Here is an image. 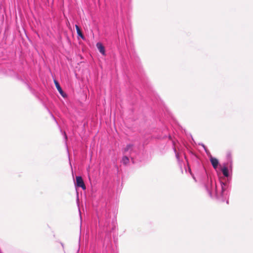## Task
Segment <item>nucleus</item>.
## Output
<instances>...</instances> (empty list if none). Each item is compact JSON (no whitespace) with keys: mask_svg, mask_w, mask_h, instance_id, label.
<instances>
[{"mask_svg":"<svg viewBox=\"0 0 253 253\" xmlns=\"http://www.w3.org/2000/svg\"><path fill=\"white\" fill-rule=\"evenodd\" d=\"M133 152V145L131 144L127 145L124 150V154L125 156H124L122 159V163L124 165H127L129 162V159L127 155H129V157L132 159V153Z\"/></svg>","mask_w":253,"mask_h":253,"instance_id":"1","label":"nucleus"},{"mask_svg":"<svg viewBox=\"0 0 253 253\" xmlns=\"http://www.w3.org/2000/svg\"><path fill=\"white\" fill-rule=\"evenodd\" d=\"M76 185L78 187H81L83 190L85 189V186L81 176H78L76 177Z\"/></svg>","mask_w":253,"mask_h":253,"instance_id":"2","label":"nucleus"},{"mask_svg":"<svg viewBox=\"0 0 253 253\" xmlns=\"http://www.w3.org/2000/svg\"><path fill=\"white\" fill-rule=\"evenodd\" d=\"M210 161L213 168L216 169L217 168L219 164L218 160L215 158L211 157L210 158Z\"/></svg>","mask_w":253,"mask_h":253,"instance_id":"3","label":"nucleus"},{"mask_svg":"<svg viewBox=\"0 0 253 253\" xmlns=\"http://www.w3.org/2000/svg\"><path fill=\"white\" fill-rule=\"evenodd\" d=\"M96 47L98 48L99 52L103 55H105V50L102 44L100 42H97L96 43Z\"/></svg>","mask_w":253,"mask_h":253,"instance_id":"4","label":"nucleus"},{"mask_svg":"<svg viewBox=\"0 0 253 253\" xmlns=\"http://www.w3.org/2000/svg\"><path fill=\"white\" fill-rule=\"evenodd\" d=\"M54 83H55V86H56V88L58 90V91L59 92V93H60L61 95H62L63 96H64V92H63L61 86H60L59 83L56 80H54Z\"/></svg>","mask_w":253,"mask_h":253,"instance_id":"5","label":"nucleus"},{"mask_svg":"<svg viewBox=\"0 0 253 253\" xmlns=\"http://www.w3.org/2000/svg\"><path fill=\"white\" fill-rule=\"evenodd\" d=\"M75 27L78 35L82 39H84V36L82 34L81 31L80 30L79 27L77 25H76Z\"/></svg>","mask_w":253,"mask_h":253,"instance_id":"6","label":"nucleus"},{"mask_svg":"<svg viewBox=\"0 0 253 253\" xmlns=\"http://www.w3.org/2000/svg\"><path fill=\"white\" fill-rule=\"evenodd\" d=\"M222 173L223 174L226 176V177H228V175H229V173H228V169L227 167H224L222 169Z\"/></svg>","mask_w":253,"mask_h":253,"instance_id":"7","label":"nucleus"},{"mask_svg":"<svg viewBox=\"0 0 253 253\" xmlns=\"http://www.w3.org/2000/svg\"><path fill=\"white\" fill-rule=\"evenodd\" d=\"M231 153L230 152H228V153H227V157L228 158H230V157H231Z\"/></svg>","mask_w":253,"mask_h":253,"instance_id":"8","label":"nucleus"},{"mask_svg":"<svg viewBox=\"0 0 253 253\" xmlns=\"http://www.w3.org/2000/svg\"><path fill=\"white\" fill-rule=\"evenodd\" d=\"M223 185H224V183H222V192H223L224 191V189H223Z\"/></svg>","mask_w":253,"mask_h":253,"instance_id":"9","label":"nucleus"},{"mask_svg":"<svg viewBox=\"0 0 253 253\" xmlns=\"http://www.w3.org/2000/svg\"><path fill=\"white\" fill-rule=\"evenodd\" d=\"M65 138L67 139V136L65 133Z\"/></svg>","mask_w":253,"mask_h":253,"instance_id":"10","label":"nucleus"},{"mask_svg":"<svg viewBox=\"0 0 253 253\" xmlns=\"http://www.w3.org/2000/svg\"><path fill=\"white\" fill-rule=\"evenodd\" d=\"M177 158H178V155H176Z\"/></svg>","mask_w":253,"mask_h":253,"instance_id":"11","label":"nucleus"}]
</instances>
